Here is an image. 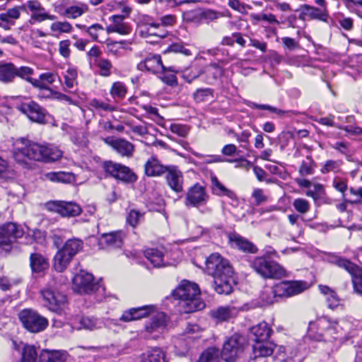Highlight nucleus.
<instances>
[{"mask_svg": "<svg viewBox=\"0 0 362 362\" xmlns=\"http://www.w3.org/2000/svg\"><path fill=\"white\" fill-rule=\"evenodd\" d=\"M62 151L49 144H40L25 138L14 143L13 157L18 163L28 165V160L52 163L62 157Z\"/></svg>", "mask_w": 362, "mask_h": 362, "instance_id": "obj_1", "label": "nucleus"}, {"mask_svg": "<svg viewBox=\"0 0 362 362\" xmlns=\"http://www.w3.org/2000/svg\"><path fill=\"white\" fill-rule=\"evenodd\" d=\"M206 272L214 277V287L219 294H230L233 291V269L228 259L218 253H213L205 261Z\"/></svg>", "mask_w": 362, "mask_h": 362, "instance_id": "obj_2", "label": "nucleus"}, {"mask_svg": "<svg viewBox=\"0 0 362 362\" xmlns=\"http://www.w3.org/2000/svg\"><path fill=\"white\" fill-rule=\"evenodd\" d=\"M199 288L197 284L183 280L173 291V296L181 300V306L186 313H192L204 308V302L199 301Z\"/></svg>", "mask_w": 362, "mask_h": 362, "instance_id": "obj_3", "label": "nucleus"}, {"mask_svg": "<svg viewBox=\"0 0 362 362\" xmlns=\"http://www.w3.org/2000/svg\"><path fill=\"white\" fill-rule=\"evenodd\" d=\"M250 267L264 279H281L288 276L286 269L276 261L265 256L255 257Z\"/></svg>", "mask_w": 362, "mask_h": 362, "instance_id": "obj_4", "label": "nucleus"}, {"mask_svg": "<svg viewBox=\"0 0 362 362\" xmlns=\"http://www.w3.org/2000/svg\"><path fill=\"white\" fill-rule=\"evenodd\" d=\"M250 267L264 279H281L288 276L286 269L276 261L265 256L255 257Z\"/></svg>", "mask_w": 362, "mask_h": 362, "instance_id": "obj_5", "label": "nucleus"}, {"mask_svg": "<svg viewBox=\"0 0 362 362\" xmlns=\"http://www.w3.org/2000/svg\"><path fill=\"white\" fill-rule=\"evenodd\" d=\"M83 247V242L78 238L66 240L64 246L58 250L54 257V268L59 272H64L74 257Z\"/></svg>", "mask_w": 362, "mask_h": 362, "instance_id": "obj_6", "label": "nucleus"}, {"mask_svg": "<svg viewBox=\"0 0 362 362\" xmlns=\"http://www.w3.org/2000/svg\"><path fill=\"white\" fill-rule=\"evenodd\" d=\"M41 296L44 306L57 315L64 314L67 309V298L62 292L47 287L41 291Z\"/></svg>", "mask_w": 362, "mask_h": 362, "instance_id": "obj_7", "label": "nucleus"}, {"mask_svg": "<svg viewBox=\"0 0 362 362\" xmlns=\"http://www.w3.org/2000/svg\"><path fill=\"white\" fill-rule=\"evenodd\" d=\"M18 316L23 327L32 333L40 332L48 326L47 319L31 308L21 310Z\"/></svg>", "mask_w": 362, "mask_h": 362, "instance_id": "obj_8", "label": "nucleus"}, {"mask_svg": "<svg viewBox=\"0 0 362 362\" xmlns=\"http://www.w3.org/2000/svg\"><path fill=\"white\" fill-rule=\"evenodd\" d=\"M102 168L107 176L124 183H134L138 177L128 166L112 160L104 161Z\"/></svg>", "mask_w": 362, "mask_h": 362, "instance_id": "obj_9", "label": "nucleus"}, {"mask_svg": "<svg viewBox=\"0 0 362 362\" xmlns=\"http://www.w3.org/2000/svg\"><path fill=\"white\" fill-rule=\"evenodd\" d=\"M245 344V339L242 335L233 334L223 343L221 358L226 362H234L242 354Z\"/></svg>", "mask_w": 362, "mask_h": 362, "instance_id": "obj_10", "label": "nucleus"}, {"mask_svg": "<svg viewBox=\"0 0 362 362\" xmlns=\"http://www.w3.org/2000/svg\"><path fill=\"white\" fill-rule=\"evenodd\" d=\"M25 232L23 228L16 223L10 222L0 227V252H7L11 248L12 243L22 238Z\"/></svg>", "mask_w": 362, "mask_h": 362, "instance_id": "obj_11", "label": "nucleus"}, {"mask_svg": "<svg viewBox=\"0 0 362 362\" xmlns=\"http://www.w3.org/2000/svg\"><path fill=\"white\" fill-rule=\"evenodd\" d=\"M168 321L166 314L158 312L145 322L142 333L145 337L156 339L165 329Z\"/></svg>", "mask_w": 362, "mask_h": 362, "instance_id": "obj_12", "label": "nucleus"}, {"mask_svg": "<svg viewBox=\"0 0 362 362\" xmlns=\"http://www.w3.org/2000/svg\"><path fill=\"white\" fill-rule=\"evenodd\" d=\"M337 323L331 322L326 317H320L315 322H311L308 327V333L310 337L317 341L323 340L325 334L337 332Z\"/></svg>", "mask_w": 362, "mask_h": 362, "instance_id": "obj_13", "label": "nucleus"}, {"mask_svg": "<svg viewBox=\"0 0 362 362\" xmlns=\"http://www.w3.org/2000/svg\"><path fill=\"white\" fill-rule=\"evenodd\" d=\"M309 288L305 281H283L276 284L279 298H289L298 295Z\"/></svg>", "mask_w": 362, "mask_h": 362, "instance_id": "obj_14", "label": "nucleus"}, {"mask_svg": "<svg viewBox=\"0 0 362 362\" xmlns=\"http://www.w3.org/2000/svg\"><path fill=\"white\" fill-rule=\"evenodd\" d=\"M74 290L78 293L89 294L98 289V284L94 282L92 274L81 271L73 279Z\"/></svg>", "mask_w": 362, "mask_h": 362, "instance_id": "obj_15", "label": "nucleus"}, {"mask_svg": "<svg viewBox=\"0 0 362 362\" xmlns=\"http://www.w3.org/2000/svg\"><path fill=\"white\" fill-rule=\"evenodd\" d=\"M208 198L205 188L199 184H195L188 189L185 203L187 206L199 207L206 204Z\"/></svg>", "mask_w": 362, "mask_h": 362, "instance_id": "obj_16", "label": "nucleus"}, {"mask_svg": "<svg viewBox=\"0 0 362 362\" xmlns=\"http://www.w3.org/2000/svg\"><path fill=\"white\" fill-rule=\"evenodd\" d=\"M298 11H300L299 14V19L303 21L317 20L327 23L329 19V15L327 9H322L308 4H303L300 6Z\"/></svg>", "mask_w": 362, "mask_h": 362, "instance_id": "obj_17", "label": "nucleus"}, {"mask_svg": "<svg viewBox=\"0 0 362 362\" xmlns=\"http://www.w3.org/2000/svg\"><path fill=\"white\" fill-rule=\"evenodd\" d=\"M165 181L168 186L175 192H183L184 177L177 165H168V171L165 173Z\"/></svg>", "mask_w": 362, "mask_h": 362, "instance_id": "obj_18", "label": "nucleus"}, {"mask_svg": "<svg viewBox=\"0 0 362 362\" xmlns=\"http://www.w3.org/2000/svg\"><path fill=\"white\" fill-rule=\"evenodd\" d=\"M19 109L33 122L38 123H44L45 122L46 110L34 101L22 104Z\"/></svg>", "mask_w": 362, "mask_h": 362, "instance_id": "obj_19", "label": "nucleus"}, {"mask_svg": "<svg viewBox=\"0 0 362 362\" xmlns=\"http://www.w3.org/2000/svg\"><path fill=\"white\" fill-rule=\"evenodd\" d=\"M137 68L141 70H146L148 72L153 74L158 73L160 70L165 72L166 70H169L172 72H177L173 66L166 68L162 62L161 57L160 55H153L151 57H146L144 61L141 62L138 65Z\"/></svg>", "mask_w": 362, "mask_h": 362, "instance_id": "obj_20", "label": "nucleus"}, {"mask_svg": "<svg viewBox=\"0 0 362 362\" xmlns=\"http://www.w3.org/2000/svg\"><path fill=\"white\" fill-rule=\"evenodd\" d=\"M52 209L64 217H73L81 214V206L74 202L54 201L51 203Z\"/></svg>", "mask_w": 362, "mask_h": 362, "instance_id": "obj_21", "label": "nucleus"}, {"mask_svg": "<svg viewBox=\"0 0 362 362\" xmlns=\"http://www.w3.org/2000/svg\"><path fill=\"white\" fill-rule=\"evenodd\" d=\"M303 355L296 347L280 346L275 354V362H300Z\"/></svg>", "mask_w": 362, "mask_h": 362, "instance_id": "obj_22", "label": "nucleus"}, {"mask_svg": "<svg viewBox=\"0 0 362 362\" xmlns=\"http://www.w3.org/2000/svg\"><path fill=\"white\" fill-rule=\"evenodd\" d=\"M104 141L122 156L129 158L134 151V146L124 139H114L113 137L108 136L104 139Z\"/></svg>", "mask_w": 362, "mask_h": 362, "instance_id": "obj_23", "label": "nucleus"}, {"mask_svg": "<svg viewBox=\"0 0 362 362\" xmlns=\"http://www.w3.org/2000/svg\"><path fill=\"white\" fill-rule=\"evenodd\" d=\"M154 311L153 305H144L137 308H132L125 310L121 315L119 320L122 322H129L146 317Z\"/></svg>", "mask_w": 362, "mask_h": 362, "instance_id": "obj_24", "label": "nucleus"}, {"mask_svg": "<svg viewBox=\"0 0 362 362\" xmlns=\"http://www.w3.org/2000/svg\"><path fill=\"white\" fill-rule=\"evenodd\" d=\"M230 245L243 252L255 254L257 252V247L249 240L237 233H230L228 235Z\"/></svg>", "mask_w": 362, "mask_h": 362, "instance_id": "obj_25", "label": "nucleus"}, {"mask_svg": "<svg viewBox=\"0 0 362 362\" xmlns=\"http://www.w3.org/2000/svg\"><path fill=\"white\" fill-rule=\"evenodd\" d=\"M168 165H164L154 156H151L145 163L144 173L148 177H160L166 173Z\"/></svg>", "mask_w": 362, "mask_h": 362, "instance_id": "obj_26", "label": "nucleus"}, {"mask_svg": "<svg viewBox=\"0 0 362 362\" xmlns=\"http://www.w3.org/2000/svg\"><path fill=\"white\" fill-rule=\"evenodd\" d=\"M238 313L239 309L234 306H220L211 311V317L216 322H222L235 318Z\"/></svg>", "mask_w": 362, "mask_h": 362, "instance_id": "obj_27", "label": "nucleus"}, {"mask_svg": "<svg viewBox=\"0 0 362 362\" xmlns=\"http://www.w3.org/2000/svg\"><path fill=\"white\" fill-rule=\"evenodd\" d=\"M73 326L77 329L94 330L100 329L104 326L103 320L90 316L77 317L73 322Z\"/></svg>", "mask_w": 362, "mask_h": 362, "instance_id": "obj_28", "label": "nucleus"}, {"mask_svg": "<svg viewBox=\"0 0 362 362\" xmlns=\"http://www.w3.org/2000/svg\"><path fill=\"white\" fill-rule=\"evenodd\" d=\"M126 233L122 230L103 233L101 236L104 243L111 249L121 248L124 244Z\"/></svg>", "mask_w": 362, "mask_h": 362, "instance_id": "obj_29", "label": "nucleus"}, {"mask_svg": "<svg viewBox=\"0 0 362 362\" xmlns=\"http://www.w3.org/2000/svg\"><path fill=\"white\" fill-rule=\"evenodd\" d=\"M272 332V330L267 322H260L251 328L252 339L255 343L267 341Z\"/></svg>", "mask_w": 362, "mask_h": 362, "instance_id": "obj_30", "label": "nucleus"}, {"mask_svg": "<svg viewBox=\"0 0 362 362\" xmlns=\"http://www.w3.org/2000/svg\"><path fill=\"white\" fill-rule=\"evenodd\" d=\"M327 260L329 262L344 269L351 275L358 274L359 272V267L356 264L335 254H329Z\"/></svg>", "mask_w": 362, "mask_h": 362, "instance_id": "obj_31", "label": "nucleus"}, {"mask_svg": "<svg viewBox=\"0 0 362 362\" xmlns=\"http://www.w3.org/2000/svg\"><path fill=\"white\" fill-rule=\"evenodd\" d=\"M76 27L85 30L86 32L88 33L89 35L92 37L93 41L98 42L99 43H103L105 42H107V45H110L111 44L117 42H109V39L105 40L103 38H100V35L107 33V30H105L103 27L98 23H95L88 28L84 25L76 24Z\"/></svg>", "mask_w": 362, "mask_h": 362, "instance_id": "obj_32", "label": "nucleus"}, {"mask_svg": "<svg viewBox=\"0 0 362 362\" xmlns=\"http://www.w3.org/2000/svg\"><path fill=\"white\" fill-rule=\"evenodd\" d=\"M30 267L33 273H40L47 269L49 262L42 254L33 252L30 255Z\"/></svg>", "mask_w": 362, "mask_h": 362, "instance_id": "obj_33", "label": "nucleus"}, {"mask_svg": "<svg viewBox=\"0 0 362 362\" xmlns=\"http://www.w3.org/2000/svg\"><path fill=\"white\" fill-rule=\"evenodd\" d=\"M140 362H167L165 353L160 348H151L141 355Z\"/></svg>", "mask_w": 362, "mask_h": 362, "instance_id": "obj_34", "label": "nucleus"}, {"mask_svg": "<svg viewBox=\"0 0 362 362\" xmlns=\"http://www.w3.org/2000/svg\"><path fill=\"white\" fill-rule=\"evenodd\" d=\"M66 352L44 349L39 355V362H65Z\"/></svg>", "mask_w": 362, "mask_h": 362, "instance_id": "obj_35", "label": "nucleus"}, {"mask_svg": "<svg viewBox=\"0 0 362 362\" xmlns=\"http://www.w3.org/2000/svg\"><path fill=\"white\" fill-rule=\"evenodd\" d=\"M275 345L269 341L257 342L253 345L254 358L267 357L274 352Z\"/></svg>", "mask_w": 362, "mask_h": 362, "instance_id": "obj_36", "label": "nucleus"}, {"mask_svg": "<svg viewBox=\"0 0 362 362\" xmlns=\"http://www.w3.org/2000/svg\"><path fill=\"white\" fill-rule=\"evenodd\" d=\"M45 177L51 182L62 183H71L75 180V176L73 173L64 171L47 173L45 174Z\"/></svg>", "mask_w": 362, "mask_h": 362, "instance_id": "obj_37", "label": "nucleus"}, {"mask_svg": "<svg viewBox=\"0 0 362 362\" xmlns=\"http://www.w3.org/2000/svg\"><path fill=\"white\" fill-rule=\"evenodd\" d=\"M16 74V66L12 63H0V81L8 83L13 82Z\"/></svg>", "mask_w": 362, "mask_h": 362, "instance_id": "obj_38", "label": "nucleus"}, {"mask_svg": "<svg viewBox=\"0 0 362 362\" xmlns=\"http://www.w3.org/2000/svg\"><path fill=\"white\" fill-rule=\"evenodd\" d=\"M145 257L155 267L165 266L163 260V253L156 248H148L144 251Z\"/></svg>", "mask_w": 362, "mask_h": 362, "instance_id": "obj_39", "label": "nucleus"}, {"mask_svg": "<svg viewBox=\"0 0 362 362\" xmlns=\"http://www.w3.org/2000/svg\"><path fill=\"white\" fill-rule=\"evenodd\" d=\"M213 192L218 196H226L231 199L236 198L235 193L223 186L216 176L211 177Z\"/></svg>", "mask_w": 362, "mask_h": 362, "instance_id": "obj_40", "label": "nucleus"}, {"mask_svg": "<svg viewBox=\"0 0 362 362\" xmlns=\"http://www.w3.org/2000/svg\"><path fill=\"white\" fill-rule=\"evenodd\" d=\"M85 10L78 6H71L66 8L59 7L58 12L61 16L69 18H76L81 16Z\"/></svg>", "mask_w": 362, "mask_h": 362, "instance_id": "obj_41", "label": "nucleus"}, {"mask_svg": "<svg viewBox=\"0 0 362 362\" xmlns=\"http://www.w3.org/2000/svg\"><path fill=\"white\" fill-rule=\"evenodd\" d=\"M220 352L215 347H210L206 349L199 356L197 362H218Z\"/></svg>", "mask_w": 362, "mask_h": 362, "instance_id": "obj_42", "label": "nucleus"}, {"mask_svg": "<svg viewBox=\"0 0 362 362\" xmlns=\"http://www.w3.org/2000/svg\"><path fill=\"white\" fill-rule=\"evenodd\" d=\"M279 297L276 291V284L272 288H267L262 291L260 298L266 304H272L277 301L276 298Z\"/></svg>", "mask_w": 362, "mask_h": 362, "instance_id": "obj_43", "label": "nucleus"}, {"mask_svg": "<svg viewBox=\"0 0 362 362\" xmlns=\"http://www.w3.org/2000/svg\"><path fill=\"white\" fill-rule=\"evenodd\" d=\"M332 186L336 190L342 194V200L344 202H348L349 199L345 196V192L348 189L347 181L339 177H335L332 182Z\"/></svg>", "mask_w": 362, "mask_h": 362, "instance_id": "obj_44", "label": "nucleus"}, {"mask_svg": "<svg viewBox=\"0 0 362 362\" xmlns=\"http://www.w3.org/2000/svg\"><path fill=\"white\" fill-rule=\"evenodd\" d=\"M314 162L310 156L306 157V160H303L299 168V173L301 176H307L313 174Z\"/></svg>", "mask_w": 362, "mask_h": 362, "instance_id": "obj_45", "label": "nucleus"}, {"mask_svg": "<svg viewBox=\"0 0 362 362\" xmlns=\"http://www.w3.org/2000/svg\"><path fill=\"white\" fill-rule=\"evenodd\" d=\"M127 93V88L122 82H115L110 90V94L114 98H122Z\"/></svg>", "mask_w": 362, "mask_h": 362, "instance_id": "obj_46", "label": "nucleus"}, {"mask_svg": "<svg viewBox=\"0 0 362 362\" xmlns=\"http://www.w3.org/2000/svg\"><path fill=\"white\" fill-rule=\"evenodd\" d=\"M341 165V160H328L325 162L324 166L322 168L321 172L323 174H326L329 172L337 173L339 171Z\"/></svg>", "mask_w": 362, "mask_h": 362, "instance_id": "obj_47", "label": "nucleus"}, {"mask_svg": "<svg viewBox=\"0 0 362 362\" xmlns=\"http://www.w3.org/2000/svg\"><path fill=\"white\" fill-rule=\"evenodd\" d=\"M235 42L240 45H243L245 43V40L239 33H235L231 36L225 37L222 40L223 45H233Z\"/></svg>", "mask_w": 362, "mask_h": 362, "instance_id": "obj_48", "label": "nucleus"}, {"mask_svg": "<svg viewBox=\"0 0 362 362\" xmlns=\"http://www.w3.org/2000/svg\"><path fill=\"white\" fill-rule=\"evenodd\" d=\"M247 105L252 109L267 110L279 115H284V114L287 113L286 111L278 109L269 105H260L256 103L250 102Z\"/></svg>", "mask_w": 362, "mask_h": 362, "instance_id": "obj_49", "label": "nucleus"}, {"mask_svg": "<svg viewBox=\"0 0 362 362\" xmlns=\"http://www.w3.org/2000/svg\"><path fill=\"white\" fill-rule=\"evenodd\" d=\"M131 31L132 28L127 23H123L117 25H110L107 28V33H118L122 35H127L129 34Z\"/></svg>", "mask_w": 362, "mask_h": 362, "instance_id": "obj_50", "label": "nucleus"}, {"mask_svg": "<svg viewBox=\"0 0 362 362\" xmlns=\"http://www.w3.org/2000/svg\"><path fill=\"white\" fill-rule=\"evenodd\" d=\"M51 30L55 33H70L72 29L71 25L66 22L57 21L51 25Z\"/></svg>", "mask_w": 362, "mask_h": 362, "instance_id": "obj_51", "label": "nucleus"}, {"mask_svg": "<svg viewBox=\"0 0 362 362\" xmlns=\"http://www.w3.org/2000/svg\"><path fill=\"white\" fill-rule=\"evenodd\" d=\"M143 214L135 209L131 210L127 216V222L132 227H136L143 218Z\"/></svg>", "mask_w": 362, "mask_h": 362, "instance_id": "obj_52", "label": "nucleus"}, {"mask_svg": "<svg viewBox=\"0 0 362 362\" xmlns=\"http://www.w3.org/2000/svg\"><path fill=\"white\" fill-rule=\"evenodd\" d=\"M77 71L74 69H69L64 75V83L68 88H74L76 83Z\"/></svg>", "mask_w": 362, "mask_h": 362, "instance_id": "obj_53", "label": "nucleus"}, {"mask_svg": "<svg viewBox=\"0 0 362 362\" xmlns=\"http://www.w3.org/2000/svg\"><path fill=\"white\" fill-rule=\"evenodd\" d=\"M294 209L300 214H306L310 208L309 202L304 199H296L293 203Z\"/></svg>", "mask_w": 362, "mask_h": 362, "instance_id": "obj_54", "label": "nucleus"}, {"mask_svg": "<svg viewBox=\"0 0 362 362\" xmlns=\"http://www.w3.org/2000/svg\"><path fill=\"white\" fill-rule=\"evenodd\" d=\"M90 105L95 108L96 110H104V111H108L112 112L115 110V107L107 103H105L103 101L93 99L90 101Z\"/></svg>", "mask_w": 362, "mask_h": 362, "instance_id": "obj_55", "label": "nucleus"}, {"mask_svg": "<svg viewBox=\"0 0 362 362\" xmlns=\"http://www.w3.org/2000/svg\"><path fill=\"white\" fill-rule=\"evenodd\" d=\"M209 96H213V90L209 88L198 89L194 93V98L197 102L204 101Z\"/></svg>", "mask_w": 362, "mask_h": 362, "instance_id": "obj_56", "label": "nucleus"}, {"mask_svg": "<svg viewBox=\"0 0 362 362\" xmlns=\"http://www.w3.org/2000/svg\"><path fill=\"white\" fill-rule=\"evenodd\" d=\"M300 216L298 214H292L288 216V219L290 224L296 230V233L298 235H300L302 234V228L298 223V219Z\"/></svg>", "mask_w": 362, "mask_h": 362, "instance_id": "obj_57", "label": "nucleus"}, {"mask_svg": "<svg viewBox=\"0 0 362 362\" xmlns=\"http://www.w3.org/2000/svg\"><path fill=\"white\" fill-rule=\"evenodd\" d=\"M195 156L197 158H205L204 163L207 164L214 163H221L223 162L225 160L221 156L218 155H207L204 156L200 153H194Z\"/></svg>", "mask_w": 362, "mask_h": 362, "instance_id": "obj_58", "label": "nucleus"}, {"mask_svg": "<svg viewBox=\"0 0 362 362\" xmlns=\"http://www.w3.org/2000/svg\"><path fill=\"white\" fill-rule=\"evenodd\" d=\"M33 74V69L28 66H21L19 68L16 66L15 77L18 76L26 81L27 77H30Z\"/></svg>", "mask_w": 362, "mask_h": 362, "instance_id": "obj_59", "label": "nucleus"}, {"mask_svg": "<svg viewBox=\"0 0 362 362\" xmlns=\"http://www.w3.org/2000/svg\"><path fill=\"white\" fill-rule=\"evenodd\" d=\"M252 197L255 199V205L257 206H259L267 201V197L264 194L262 189H255L252 194Z\"/></svg>", "mask_w": 362, "mask_h": 362, "instance_id": "obj_60", "label": "nucleus"}, {"mask_svg": "<svg viewBox=\"0 0 362 362\" xmlns=\"http://www.w3.org/2000/svg\"><path fill=\"white\" fill-rule=\"evenodd\" d=\"M350 193L356 197V199L353 200H349L347 203H350L351 204H358L362 202V187L354 188L351 187L349 189Z\"/></svg>", "mask_w": 362, "mask_h": 362, "instance_id": "obj_61", "label": "nucleus"}, {"mask_svg": "<svg viewBox=\"0 0 362 362\" xmlns=\"http://www.w3.org/2000/svg\"><path fill=\"white\" fill-rule=\"evenodd\" d=\"M170 131L180 136L185 137L188 134V129L186 126L173 124L170 127Z\"/></svg>", "mask_w": 362, "mask_h": 362, "instance_id": "obj_62", "label": "nucleus"}, {"mask_svg": "<svg viewBox=\"0 0 362 362\" xmlns=\"http://www.w3.org/2000/svg\"><path fill=\"white\" fill-rule=\"evenodd\" d=\"M209 75L211 76L214 79H217L223 74V69L216 64H211L206 69Z\"/></svg>", "mask_w": 362, "mask_h": 362, "instance_id": "obj_63", "label": "nucleus"}, {"mask_svg": "<svg viewBox=\"0 0 362 362\" xmlns=\"http://www.w3.org/2000/svg\"><path fill=\"white\" fill-rule=\"evenodd\" d=\"M351 276L354 291L357 293L362 295V275L356 274Z\"/></svg>", "mask_w": 362, "mask_h": 362, "instance_id": "obj_64", "label": "nucleus"}]
</instances>
